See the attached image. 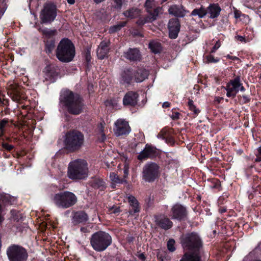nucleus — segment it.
<instances>
[{
	"instance_id": "f257e3e1",
	"label": "nucleus",
	"mask_w": 261,
	"mask_h": 261,
	"mask_svg": "<svg viewBox=\"0 0 261 261\" xmlns=\"http://www.w3.org/2000/svg\"><path fill=\"white\" fill-rule=\"evenodd\" d=\"M62 96V101L69 113L73 115H79L82 113L84 109V104L79 95L66 90L63 92Z\"/></svg>"
},
{
	"instance_id": "f03ea898",
	"label": "nucleus",
	"mask_w": 261,
	"mask_h": 261,
	"mask_svg": "<svg viewBox=\"0 0 261 261\" xmlns=\"http://www.w3.org/2000/svg\"><path fill=\"white\" fill-rule=\"evenodd\" d=\"M56 56L63 62L72 61L75 56V48L71 41L67 38L63 39L57 47Z\"/></svg>"
},
{
	"instance_id": "7ed1b4c3",
	"label": "nucleus",
	"mask_w": 261,
	"mask_h": 261,
	"mask_svg": "<svg viewBox=\"0 0 261 261\" xmlns=\"http://www.w3.org/2000/svg\"><path fill=\"white\" fill-rule=\"evenodd\" d=\"M64 143L68 150L72 152L78 150L84 144V135L76 130H70L65 134Z\"/></svg>"
},
{
	"instance_id": "20e7f679",
	"label": "nucleus",
	"mask_w": 261,
	"mask_h": 261,
	"mask_svg": "<svg viewBox=\"0 0 261 261\" xmlns=\"http://www.w3.org/2000/svg\"><path fill=\"white\" fill-rule=\"evenodd\" d=\"M88 164L85 160H76L70 162L68 168V176L72 179H84L88 175Z\"/></svg>"
},
{
	"instance_id": "39448f33",
	"label": "nucleus",
	"mask_w": 261,
	"mask_h": 261,
	"mask_svg": "<svg viewBox=\"0 0 261 261\" xmlns=\"http://www.w3.org/2000/svg\"><path fill=\"white\" fill-rule=\"evenodd\" d=\"M181 243L183 247L192 252L198 253L202 247V243L198 234L195 232L182 235L181 237Z\"/></svg>"
},
{
	"instance_id": "423d86ee",
	"label": "nucleus",
	"mask_w": 261,
	"mask_h": 261,
	"mask_svg": "<svg viewBox=\"0 0 261 261\" xmlns=\"http://www.w3.org/2000/svg\"><path fill=\"white\" fill-rule=\"evenodd\" d=\"M90 243L95 251L100 252L106 250L111 244L112 238L108 233L98 231L92 236Z\"/></svg>"
},
{
	"instance_id": "0eeeda50",
	"label": "nucleus",
	"mask_w": 261,
	"mask_h": 261,
	"mask_svg": "<svg viewBox=\"0 0 261 261\" xmlns=\"http://www.w3.org/2000/svg\"><path fill=\"white\" fill-rule=\"evenodd\" d=\"M53 201L57 207L67 208L77 202V198L74 193L65 191L56 194L53 198Z\"/></svg>"
},
{
	"instance_id": "6e6552de",
	"label": "nucleus",
	"mask_w": 261,
	"mask_h": 261,
	"mask_svg": "<svg viewBox=\"0 0 261 261\" xmlns=\"http://www.w3.org/2000/svg\"><path fill=\"white\" fill-rule=\"evenodd\" d=\"M160 166L155 163H147L144 165L142 169L143 179L148 182H153L160 176Z\"/></svg>"
},
{
	"instance_id": "1a4fd4ad",
	"label": "nucleus",
	"mask_w": 261,
	"mask_h": 261,
	"mask_svg": "<svg viewBox=\"0 0 261 261\" xmlns=\"http://www.w3.org/2000/svg\"><path fill=\"white\" fill-rule=\"evenodd\" d=\"M7 254L10 261H26L28 256L26 250L17 245L9 247Z\"/></svg>"
},
{
	"instance_id": "9d476101",
	"label": "nucleus",
	"mask_w": 261,
	"mask_h": 261,
	"mask_svg": "<svg viewBox=\"0 0 261 261\" xmlns=\"http://www.w3.org/2000/svg\"><path fill=\"white\" fill-rule=\"evenodd\" d=\"M57 16V10L56 7L51 4L44 5L43 9L41 11L40 18L42 23H50L53 22Z\"/></svg>"
},
{
	"instance_id": "9b49d317",
	"label": "nucleus",
	"mask_w": 261,
	"mask_h": 261,
	"mask_svg": "<svg viewBox=\"0 0 261 261\" xmlns=\"http://www.w3.org/2000/svg\"><path fill=\"white\" fill-rule=\"evenodd\" d=\"M225 90L227 91L226 95L227 97H234L239 90L244 91L245 88L240 83V77L237 76L234 80L230 81L227 84Z\"/></svg>"
},
{
	"instance_id": "f8f14e48",
	"label": "nucleus",
	"mask_w": 261,
	"mask_h": 261,
	"mask_svg": "<svg viewBox=\"0 0 261 261\" xmlns=\"http://www.w3.org/2000/svg\"><path fill=\"white\" fill-rule=\"evenodd\" d=\"M114 132L117 136L126 135L130 132V127L127 121L123 119H118L114 124Z\"/></svg>"
},
{
	"instance_id": "ddd939ff",
	"label": "nucleus",
	"mask_w": 261,
	"mask_h": 261,
	"mask_svg": "<svg viewBox=\"0 0 261 261\" xmlns=\"http://www.w3.org/2000/svg\"><path fill=\"white\" fill-rule=\"evenodd\" d=\"M180 23L177 18L171 19L168 23L169 37L171 39L177 38L180 30Z\"/></svg>"
},
{
	"instance_id": "4468645a",
	"label": "nucleus",
	"mask_w": 261,
	"mask_h": 261,
	"mask_svg": "<svg viewBox=\"0 0 261 261\" xmlns=\"http://www.w3.org/2000/svg\"><path fill=\"white\" fill-rule=\"evenodd\" d=\"M187 215L186 208L179 204H174L171 208V217L172 219L181 220Z\"/></svg>"
},
{
	"instance_id": "2eb2a0df",
	"label": "nucleus",
	"mask_w": 261,
	"mask_h": 261,
	"mask_svg": "<svg viewBox=\"0 0 261 261\" xmlns=\"http://www.w3.org/2000/svg\"><path fill=\"white\" fill-rule=\"evenodd\" d=\"M8 93L14 101H18L20 98V87L15 83L10 82L8 85Z\"/></svg>"
},
{
	"instance_id": "dca6fc26",
	"label": "nucleus",
	"mask_w": 261,
	"mask_h": 261,
	"mask_svg": "<svg viewBox=\"0 0 261 261\" xmlns=\"http://www.w3.org/2000/svg\"><path fill=\"white\" fill-rule=\"evenodd\" d=\"M138 94L135 92L130 91L126 93L123 98L124 106H135L138 102Z\"/></svg>"
},
{
	"instance_id": "f3484780",
	"label": "nucleus",
	"mask_w": 261,
	"mask_h": 261,
	"mask_svg": "<svg viewBox=\"0 0 261 261\" xmlns=\"http://www.w3.org/2000/svg\"><path fill=\"white\" fill-rule=\"evenodd\" d=\"M110 42L109 41H102L97 49V56L100 59H103L107 56L109 51Z\"/></svg>"
},
{
	"instance_id": "a211bd4d",
	"label": "nucleus",
	"mask_w": 261,
	"mask_h": 261,
	"mask_svg": "<svg viewBox=\"0 0 261 261\" xmlns=\"http://www.w3.org/2000/svg\"><path fill=\"white\" fill-rule=\"evenodd\" d=\"M156 151L155 148L146 145L144 149L139 153L138 159L139 160H144L154 156Z\"/></svg>"
},
{
	"instance_id": "6ab92c4d",
	"label": "nucleus",
	"mask_w": 261,
	"mask_h": 261,
	"mask_svg": "<svg viewBox=\"0 0 261 261\" xmlns=\"http://www.w3.org/2000/svg\"><path fill=\"white\" fill-rule=\"evenodd\" d=\"M156 224L161 228L167 230L171 228L173 223L172 221L167 217L161 216L156 218Z\"/></svg>"
},
{
	"instance_id": "aec40b11",
	"label": "nucleus",
	"mask_w": 261,
	"mask_h": 261,
	"mask_svg": "<svg viewBox=\"0 0 261 261\" xmlns=\"http://www.w3.org/2000/svg\"><path fill=\"white\" fill-rule=\"evenodd\" d=\"M124 57L130 61H137L141 59V55L137 48L129 49L124 53Z\"/></svg>"
},
{
	"instance_id": "412c9836",
	"label": "nucleus",
	"mask_w": 261,
	"mask_h": 261,
	"mask_svg": "<svg viewBox=\"0 0 261 261\" xmlns=\"http://www.w3.org/2000/svg\"><path fill=\"white\" fill-rule=\"evenodd\" d=\"M88 219L87 214L84 212L80 211L75 213L72 218V223L74 225L86 222Z\"/></svg>"
},
{
	"instance_id": "4be33fe9",
	"label": "nucleus",
	"mask_w": 261,
	"mask_h": 261,
	"mask_svg": "<svg viewBox=\"0 0 261 261\" xmlns=\"http://www.w3.org/2000/svg\"><path fill=\"white\" fill-rule=\"evenodd\" d=\"M169 14L176 17H184L186 14V11L182 6L173 5L169 9Z\"/></svg>"
},
{
	"instance_id": "5701e85b",
	"label": "nucleus",
	"mask_w": 261,
	"mask_h": 261,
	"mask_svg": "<svg viewBox=\"0 0 261 261\" xmlns=\"http://www.w3.org/2000/svg\"><path fill=\"white\" fill-rule=\"evenodd\" d=\"M206 10L210 18H215L219 15L221 9L218 4H213L210 5Z\"/></svg>"
},
{
	"instance_id": "b1692460",
	"label": "nucleus",
	"mask_w": 261,
	"mask_h": 261,
	"mask_svg": "<svg viewBox=\"0 0 261 261\" xmlns=\"http://www.w3.org/2000/svg\"><path fill=\"white\" fill-rule=\"evenodd\" d=\"M148 71L145 69H139L134 71L133 76L135 81L137 83L143 82L148 76Z\"/></svg>"
},
{
	"instance_id": "393cba45",
	"label": "nucleus",
	"mask_w": 261,
	"mask_h": 261,
	"mask_svg": "<svg viewBox=\"0 0 261 261\" xmlns=\"http://www.w3.org/2000/svg\"><path fill=\"white\" fill-rule=\"evenodd\" d=\"M128 202L132 208L129 210L130 215H134L140 211L139 203L135 197L130 196L128 197Z\"/></svg>"
},
{
	"instance_id": "a878e982",
	"label": "nucleus",
	"mask_w": 261,
	"mask_h": 261,
	"mask_svg": "<svg viewBox=\"0 0 261 261\" xmlns=\"http://www.w3.org/2000/svg\"><path fill=\"white\" fill-rule=\"evenodd\" d=\"M180 261H200V256L197 252H186L184 254Z\"/></svg>"
},
{
	"instance_id": "bb28decb",
	"label": "nucleus",
	"mask_w": 261,
	"mask_h": 261,
	"mask_svg": "<svg viewBox=\"0 0 261 261\" xmlns=\"http://www.w3.org/2000/svg\"><path fill=\"white\" fill-rule=\"evenodd\" d=\"M134 71L130 69L124 70L122 73L121 83L123 84H129L134 79Z\"/></svg>"
},
{
	"instance_id": "cd10ccee",
	"label": "nucleus",
	"mask_w": 261,
	"mask_h": 261,
	"mask_svg": "<svg viewBox=\"0 0 261 261\" xmlns=\"http://www.w3.org/2000/svg\"><path fill=\"white\" fill-rule=\"evenodd\" d=\"M110 178L112 182V187L114 188V185H116L117 184H120L122 183H126V180L123 179H120L118 175L112 172L110 174Z\"/></svg>"
},
{
	"instance_id": "c85d7f7f",
	"label": "nucleus",
	"mask_w": 261,
	"mask_h": 261,
	"mask_svg": "<svg viewBox=\"0 0 261 261\" xmlns=\"http://www.w3.org/2000/svg\"><path fill=\"white\" fill-rule=\"evenodd\" d=\"M206 14L207 10L202 6L199 8L194 9L191 12L192 15L198 16L200 18L204 17Z\"/></svg>"
},
{
	"instance_id": "c756f323",
	"label": "nucleus",
	"mask_w": 261,
	"mask_h": 261,
	"mask_svg": "<svg viewBox=\"0 0 261 261\" xmlns=\"http://www.w3.org/2000/svg\"><path fill=\"white\" fill-rule=\"evenodd\" d=\"M97 135L98 136V139L100 141L102 142L106 140V136L104 131V124L102 123H100L97 126Z\"/></svg>"
},
{
	"instance_id": "7c9ffc66",
	"label": "nucleus",
	"mask_w": 261,
	"mask_h": 261,
	"mask_svg": "<svg viewBox=\"0 0 261 261\" xmlns=\"http://www.w3.org/2000/svg\"><path fill=\"white\" fill-rule=\"evenodd\" d=\"M149 48L150 49L152 52L156 54L159 53L161 50V44L156 41H151L149 44Z\"/></svg>"
},
{
	"instance_id": "2f4dec72",
	"label": "nucleus",
	"mask_w": 261,
	"mask_h": 261,
	"mask_svg": "<svg viewBox=\"0 0 261 261\" xmlns=\"http://www.w3.org/2000/svg\"><path fill=\"white\" fill-rule=\"evenodd\" d=\"M162 8L160 7H156V8L153 9V10L151 12H148L150 14V21H153L155 20L160 13L161 12Z\"/></svg>"
},
{
	"instance_id": "473e14b6",
	"label": "nucleus",
	"mask_w": 261,
	"mask_h": 261,
	"mask_svg": "<svg viewBox=\"0 0 261 261\" xmlns=\"http://www.w3.org/2000/svg\"><path fill=\"white\" fill-rule=\"evenodd\" d=\"M41 32L43 35L48 38H51L57 34V31L56 29L51 30L47 28L42 30Z\"/></svg>"
},
{
	"instance_id": "72a5a7b5",
	"label": "nucleus",
	"mask_w": 261,
	"mask_h": 261,
	"mask_svg": "<svg viewBox=\"0 0 261 261\" xmlns=\"http://www.w3.org/2000/svg\"><path fill=\"white\" fill-rule=\"evenodd\" d=\"M145 7L147 12H151L153 9L157 7L156 3L154 0H146Z\"/></svg>"
},
{
	"instance_id": "f704fd0d",
	"label": "nucleus",
	"mask_w": 261,
	"mask_h": 261,
	"mask_svg": "<svg viewBox=\"0 0 261 261\" xmlns=\"http://www.w3.org/2000/svg\"><path fill=\"white\" fill-rule=\"evenodd\" d=\"M123 14L126 17L133 18L139 14V11L137 9L132 8L124 12Z\"/></svg>"
},
{
	"instance_id": "c9c22d12",
	"label": "nucleus",
	"mask_w": 261,
	"mask_h": 261,
	"mask_svg": "<svg viewBox=\"0 0 261 261\" xmlns=\"http://www.w3.org/2000/svg\"><path fill=\"white\" fill-rule=\"evenodd\" d=\"M126 23L125 21L120 22L118 24L111 27L109 30V33H114L119 31L126 25Z\"/></svg>"
},
{
	"instance_id": "e433bc0d",
	"label": "nucleus",
	"mask_w": 261,
	"mask_h": 261,
	"mask_svg": "<svg viewBox=\"0 0 261 261\" xmlns=\"http://www.w3.org/2000/svg\"><path fill=\"white\" fill-rule=\"evenodd\" d=\"M8 123V120L7 119H4L0 121V137H1L4 135V128L6 126Z\"/></svg>"
},
{
	"instance_id": "4c0bfd02",
	"label": "nucleus",
	"mask_w": 261,
	"mask_h": 261,
	"mask_svg": "<svg viewBox=\"0 0 261 261\" xmlns=\"http://www.w3.org/2000/svg\"><path fill=\"white\" fill-rule=\"evenodd\" d=\"M55 48V41H51L50 42H47L45 45L46 52L47 53H50Z\"/></svg>"
},
{
	"instance_id": "58836bf2",
	"label": "nucleus",
	"mask_w": 261,
	"mask_h": 261,
	"mask_svg": "<svg viewBox=\"0 0 261 261\" xmlns=\"http://www.w3.org/2000/svg\"><path fill=\"white\" fill-rule=\"evenodd\" d=\"M175 242L173 239H170L167 243V247L168 250L171 252H173L175 250Z\"/></svg>"
},
{
	"instance_id": "ea45409f",
	"label": "nucleus",
	"mask_w": 261,
	"mask_h": 261,
	"mask_svg": "<svg viewBox=\"0 0 261 261\" xmlns=\"http://www.w3.org/2000/svg\"><path fill=\"white\" fill-rule=\"evenodd\" d=\"M188 106L191 111L194 112V113L197 114L198 113V110L196 109L195 106L193 104V101L191 99H189L188 101Z\"/></svg>"
},
{
	"instance_id": "a19ab883",
	"label": "nucleus",
	"mask_w": 261,
	"mask_h": 261,
	"mask_svg": "<svg viewBox=\"0 0 261 261\" xmlns=\"http://www.w3.org/2000/svg\"><path fill=\"white\" fill-rule=\"evenodd\" d=\"M123 179H126V178L128 177L129 173V165L128 164L125 162L124 163V167H123Z\"/></svg>"
},
{
	"instance_id": "79ce46f5",
	"label": "nucleus",
	"mask_w": 261,
	"mask_h": 261,
	"mask_svg": "<svg viewBox=\"0 0 261 261\" xmlns=\"http://www.w3.org/2000/svg\"><path fill=\"white\" fill-rule=\"evenodd\" d=\"M219 61V58H215V57L212 55H209L206 57V62L207 63H217Z\"/></svg>"
},
{
	"instance_id": "37998d69",
	"label": "nucleus",
	"mask_w": 261,
	"mask_h": 261,
	"mask_svg": "<svg viewBox=\"0 0 261 261\" xmlns=\"http://www.w3.org/2000/svg\"><path fill=\"white\" fill-rule=\"evenodd\" d=\"M10 196L7 194H2L0 196V201L2 200L3 202H9L10 201Z\"/></svg>"
},
{
	"instance_id": "c03bdc74",
	"label": "nucleus",
	"mask_w": 261,
	"mask_h": 261,
	"mask_svg": "<svg viewBox=\"0 0 261 261\" xmlns=\"http://www.w3.org/2000/svg\"><path fill=\"white\" fill-rule=\"evenodd\" d=\"M124 0H114L115 8L121 9Z\"/></svg>"
},
{
	"instance_id": "a18cd8bd",
	"label": "nucleus",
	"mask_w": 261,
	"mask_h": 261,
	"mask_svg": "<svg viewBox=\"0 0 261 261\" xmlns=\"http://www.w3.org/2000/svg\"><path fill=\"white\" fill-rule=\"evenodd\" d=\"M239 100L240 102L245 103L249 101V98L247 96L243 95L240 96Z\"/></svg>"
},
{
	"instance_id": "49530a36",
	"label": "nucleus",
	"mask_w": 261,
	"mask_h": 261,
	"mask_svg": "<svg viewBox=\"0 0 261 261\" xmlns=\"http://www.w3.org/2000/svg\"><path fill=\"white\" fill-rule=\"evenodd\" d=\"M109 212L113 214L119 213L120 212V207L117 206H113L109 208Z\"/></svg>"
},
{
	"instance_id": "de8ad7c7",
	"label": "nucleus",
	"mask_w": 261,
	"mask_h": 261,
	"mask_svg": "<svg viewBox=\"0 0 261 261\" xmlns=\"http://www.w3.org/2000/svg\"><path fill=\"white\" fill-rule=\"evenodd\" d=\"M221 46V43L219 41V40L217 41L214 46V47L212 48L211 53H215L216 50H217Z\"/></svg>"
},
{
	"instance_id": "09e8293b",
	"label": "nucleus",
	"mask_w": 261,
	"mask_h": 261,
	"mask_svg": "<svg viewBox=\"0 0 261 261\" xmlns=\"http://www.w3.org/2000/svg\"><path fill=\"white\" fill-rule=\"evenodd\" d=\"M2 146L3 148H4L5 149L8 151H11L14 148V146L13 145H10L7 143H3Z\"/></svg>"
},
{
	"instance_id": "8fccbe9b",
	"label": "nucleus",
	"mask_w": 261,
	"mask_h": 261,
	"mask_svg": "<svg viewBox=\"0 0 261 261\" xmlns=\"http://www.w3.org/2000/svg\"><path fill=\"white\" fill-rule=\"evenodd\" d=\"M234 15L236 18H239L241 16V13L240 11L235 9L234 11Z\"/></svg>"
},
{
	"instance_id": "3c124183",
	"label": "nucleus",
	"mask_w": 261,
	"mask_h": 261,
	"mask_svg": "<svg viewBox=\"0 0 261 261\" xmlns=\"http://www.w3.org/2000/svg\"><path fill=\"white\" fill-rule=\"evenodd\" d=\"M258 151V154H257V158L256 159V161H261V146L258 147L257 149Z\"/></svg>"
},
{
	"instance_id": "603ef678",
	"label": "nucleus",
	"mask_w": 261,
	"mask_h": 261,
	"mask_svg": "<svg viewBox=\"0 0 261 261\" xmlns=\"http://www.w3.org/2000/svg\"><path fill=\"white\" fill-rule=\"evenodd\" d=\"M160 258L162 261H169L170 258L168 256H163L162 254L160 255Z\"/></svg>"
},
{
	"instance_id": "864d4df0",
	"label": "nucleus",
	"mask_w": 261,
	"mask_h": 261,
	"mask_svg": "<svg viewBox=\"0 0 261 261\" xmlns=\"http://www.w3.org/2000/svg\"><path fill=\"white\" fill-rule=\"evenodd\" d=\"M236 38L238 40H239L240 41H241L242 42H246L245 38L242 36L238 35V36H236Z\"/></svg>"
},
{
	"instance_id": "5fc2aeb1",
	"label": "nucleus",
	"mask_w": 261,
	"mask_h": 261,
	"mask_svg": "<svg viewBox=\"0 0 261 261\" xmlns=\"http://www.w3.org/2000/svg\"><path fill=\"white\" fill-rule=\"evenodd\" d=\"M179 114L178 113H177V112L174 113L172 116V119H177L179 118Z\"/></svg>"
},
{
	"instance_id": "6e6d98bb",
	"label": "nucleus",
	"mask_w": 261,
	"mask_h": 261,
	"mask_svg": "<svg viewBox=\"0 0 261 261\" xmlns=\"http://www.w3.org/2000/svg\"><path fill=\"white\" fill-rule=\"evenodd\" d=\"M170 106V103L168 102V101H166V102H164L163 103V105H162V107L163 108H168L169 107V106Z\"/></svg>"
},
{
	"instance_id": "4d7b16f0",
	"label": "nucleus",
	"mask_w": 261,
	"mask_h": 261,
	"mask_svg": "<svg viewBox=\"0 0 261 261\" xmlns=\"http://www.w3.org/2000/svg\"><path fill=\"white\" fill-rule=\"evenodd\" d=\"M139 257L142 260H144L145 259L144 255L142 253L139 255Z\"/></svg>"
},
{
	"instance_id": "13d9d810",
	"label": "nucleus",
	"mask_w": 261,
	"mask_h": 261,
	"mask_svg": "<svg viewBox=\"0 0 261 261\" xmlns=\"http://www.w3.org/2000/svg\"><path fill=\"white\" fill-rule=\"evenodd\" d=\"M86 60L87 61H90V55L89 53H87L86 57Z\"/></svg>"
},
{
	"instance_id": "bf43d9fd",
	"label": "nucleus",
	"mask_w": 261,
	"mask_h": 261,
	"mask_svg": "<svg viewBox=\"0 0 261 261\" xmlns=\"http://www.w3.org/2000/svg\"><path fill=\"white\" fill-rule=\"evenodd\" d=\"M68 4L72 5L74 4L75 0H67Z\"/></svg>"
},
{
	"instance_id": "052dcab7",
	"label": "nucleus",
	"mask_w": 261,
	"mask_h": 261,
	"mask_svg": "<svg viewBox=\"0 0 261 261\" xmlns=\"http://www.w3.org/2000/svg\"><path fill=\"white\" fill-rule=\"evenodd\" d=\"M93 1H94L95 3L98 4V3H101L103 1H105V0H93Z\"/></svg>"
},
{
	"instance_id": "680f3d73",
	"label": "nucleus",
	"mask_w": 261,
	"mask_h": 261,
	"mask_svg": "<svg viewBox=\"0 0 261 261\" xmlns=\"http://www.w3.org/2000/svg\"><path fill=\"white\" fill-rule=\"evenodd\" d=\"M98 182L99 183L100 186H102L104 184V182L103 180H98Z\"/></svg>"
},
{
	"instance_id": "e2e57ef3",
	"label": "nucleus",
	"mask_w": 261,
	"mask_h": 261,
	"mask_svg": "<svg viewBox=\"0 0 261 261\" xmlns=\"http://www.w3.org/2000/svg\"><path fill=\"white\" fill-rule=\"evenodd\" d=\"M84 229H85V228H83V227H82V228H81V231H84Z\"/></svg>"
},
{
	"instance_id": "0e129e2a",
	"label": "nucleus",
	"mask_w": 261,
	"mask_h": 261,
	"mask_svg": "<svg viewBox=\"0 0 261 261\" xmlns=\"http://www.w3.org/2000/svg\"><path fill=\"white\" fill-rule=\"evenodd\" d=\"M2 102V99L1 98H0V103Z\"/></svg>"
},
{
	"instance_id": "69168bd1",
	"label": "nucleus",
	"mask_w": 261,
	"mask_h": 261,
	"mask_svg": "<svg viewBox=\"0 0 261 261\" xmlns=\"http://www.w3.org/2000/svg\"><path fill=\"white\" fill-rule=\"evenodd\" d=\"M228 58H230V56H228Z\"/></svg>"
}]
</instances>
